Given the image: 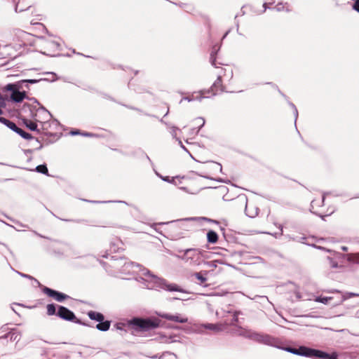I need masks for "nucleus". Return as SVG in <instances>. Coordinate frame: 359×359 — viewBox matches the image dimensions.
<instances>
[{
	"label": "nucleus",
	"instance_id": "obj_1",
	"mask_svg": "<svg viewBox=\"0 0 359 359\" xmlns=\"http://www.w3.org/2000/svg\"><path fill=\"white\" fill-rule=\"evenodd\" d=\"M298 355L318 359H337V354L335 353L329 354L322 351L310 348L306 346L298 348Z\"/></svg>",
	"mask_w": 359,
	"mask_h": 359
},
{
	"label": "nucleus",
	"instance_id": "obj_2",
	"mask_svg": "<svg viewBox=\"0 0 359 359\" xmlns=\"http://www.w3.org/2000/svg\"><path fill=\"white\" fill-rule=\"evenodd\" d=\"M210 60L212 65H213L215 67V74L217 76V78L228 80L232 78L233 70L231 66H229V65H224L223 66H217L214 50H212L211 53Z\"/></svg>",
	"mask_w": 359,
	"mask_h": 359
},
{
	"label": "nucleus",
	"instance_id": "obj_3",
	"mask_svg": "<svg viewBox=\"0 0 359 359\" xmlns=\"http://www.w3.org/2000/svg\"><path fill=\"white\" fill-rule=\"evenodd\" d=\"M130 324L142 331H147L157 327L159 323L158 320L150 319L134 318L130 321Z\"/></svg>",
	"mask_w": 359,
	"mask_h": 359
},
{
	"label": "nucleus",
	"instance_id": "obj_4",
	"mask_svg": "<svg viewBox=\"0 0 359 359\" xmlns=\"http://www.w3.org/2000/svg\"><path fill=\"white\" fill-rule=\"evenodd\" d=\"M31 113V117L36 123H45L48 120L49 114L44 108H32L28 107Z\"/></svg>",
	"mask_w": 359,
	"mask_h": 359
},
{
	"label": "nucleus",
	"instance_id": "obj_5",
	"mask_svg": "<svg viewBox=\"0 0 359 359\" xmlns=\"http://www.w3.org/2000/svg\"><path fill=\"white\" fill-rule=\"evenodd\" d=\"M224 79L217 78L216 81L212 83L210 90L208 92H201V95L203 97H210L217 95L218 93H222L224 90V86L223 85Z\"/></svg>",
	"mask_w": 359,
	"mask_h": 359
},
{
	"label": "nucleus",
	"instance_id": "obj_6",
	"mask_svg": "<svg viewBox=\"0 0 359 359\" xmlns=\"http://www.w3.org/2000/svg\"><path fill=\"white\" fill-rule=\"evenodd\" d=\"M240 312L235 311L233 312V318L231 321L229 323H219L215 324H208L206 327H208L210 330H212L216 332H222L225 331L227 329V327L229 325H234L238 322V314H239Z\"/></svg>",
	"mask_w": 359,
	"mask_h": 359
},
{
	"label": "nucleus",
	"instance_id": "obj_7",
	"mask_svg": "<svg viewBox=\"0 0 359 359\" xmlns=\"http://www.w3.org/2000/svg\"><path fill=\"white\" fill-rule=\"evenodd\" d=\"M42 291L48 297L58 302H63L65 300L69 298L67 294L60 292L57 290H54V289H50L45 286L42 287Z\"/></svg>",
	"mask_w": 359,
	"mask_h": 359
},
{
	"label": "nucleus",
	"instance_id": "obj_8",
	"mask_svg": "<svg viewBox=\"0 0 359 359\" xmlns=\"http://www.w3.org/2000/svg\"><path fill=\"white\" fill-rule=\"evenodd\" d=\"M57 316L67 321H74L76 319L74 312L64 306H58Z\"/></svg>",
	"mask_w": 359,
	"mask_h": 359
},
{
	"label": "nucleus",
	"instance_id": "obj_9",
	"mask_svg": "<svg viewBox=\"0 0 359 359\" xmlns=\"http://www.w3.org/2000/svg\"><path fill=\"white\" fill-rule=\"evenodd\" d=\"M200 257V252L196 249H187L184 252L182 259L187 262H195Z\"/></svg>",
	"mask_w": 359,
	"mask_h": 359
},
{
	"label": "nucleus",
	"instance_id": "obj_10",
	"mask_svg": "<svg viewBox=\"0 0 359 359\" xmlns=\"http://www.w3.org/2000/svg\"><path fill=\"white\" fill-rule=\"evenodd\" d=\"M29 10L32 13H36L37 12V9L31 4H27L25 0L18 1L16 2L15 11L23 12Z\"/></svg>",
	"mask_w": 359,
	"mask_h": 359
},
{
	"label": "nucleus",
	"instance_id": "obj_11",
	"mask_svg": "<svg viewBox=\"0 0 359 359\" xmlns=\"http://www.w3.org/2000/svg\"><path fill=\"white\" fill-rule=\"evenodd\" d=\"M163 318L167 320L173 321V322H179L180 323H185L187 322V318L180 317L179 316H175L172 314H163L162 316Z\"/></svg>",
	"mask_w": 359,
	"mask_h": 359
},
{
	"label": "nucleus",
	"instance_id": "obj_12",
	"mask_svg": "<svg viewBox=\"0 0 359 359\" xmlns=\"http://www.w3.org/2000/svg\"><path fill=\"white\" fill-rule=\"evenodd\" d=\"M23 123L29 128L31 131H37V122L34 120H31L27 118H22Z\"/></svg>",
	"mask_w": 359,
	"mask_h": 359
},
{
	"label": "nucleus",
	"instance_id": "obj_13",
	"mask_svg": "<svg viewBox=\"0 0 359 359\" xmlns=\"http://www.w3.org/2000/svg\"><path fill=\"white\" fill-rule=\"evenodd\" d=\"M26 97V93L25 92H20L18 90H17L16 91H14L12 94H11V99L16 102H22L25 97Z\"/></svg>",
	"mask_w": 359,
	"mask_h": 359
},
{
	"label": "nucleus",
	"instance_id": "obj_14",
	"mask_svg": "<svg viewBox=\"0 0 359 359\" xmlns=\"http://www.w3.org/2000/svg\"><path fill=\"white\" fill-rule=\"evenodd\" d=\"M88 316L91 320L97 322H102L104 320V316L102 313L94 311H89Z\"/></svg>",
	"mask_w": 359,
	"mask_h": 359
},
{
	"label": "nucleus",
	"instance_id": "obj_15",
	"mask_svg": "<svg viewBox=\"0 0 359 359\" xmlns=\"http://www.w3.org/2000/svg\"><path fill=\"white\" fill-rule=\"evenodd\" d=\"M207 238L209 243H215L218 241V235L215 231L210 230L207 233Z\"/></svg>",
	"mask_w": 359,
	"mask_h": 359
},
{
	"label": "nucleus",
	"instance_id": "obj_16",
	"mask_svg": "<svg viewBox=\"0 0 359 359\" xmlns=\"http://www.w3.org/2000/svg\"><path fill=\"white\" fill-rule=\"evenodd\" d=\"M346 259L348 262L359 264V252L348 254Z\"/></svg>",
	"mask_w": 359,
	"mask_h": 359
},
{
	"label": "nucleus",
	"instance_id": "obj_17",
	"mask_svg": "<svg viewBox=\"0 0 359 359\" xmlns=\"http://www.w3.org/2000/svg\"><path fill=\"white\" fill-rule=\"evenodd\" d=\"M111 323L109 321H102L96 325V328L100 331H107L110 327Z\"/></svg>",
	"mask_w": 359,
	"mask_h": 359
},
{
	"label": "nucleus",
	"instance_id": "obj_18",
	"mask_svg": "<svg viewBox=\"0 0 359 359\" xmlns=\"http://www.w3.org/2000/svg\"><path fill=\"white\" fill-rule=\"evenodd\" d=\"M0 122L3 124H5L6 126H8L11 130L15 131L17 126L16 125L11 121L10 120L4 118V117H0Z\"/></svg>",
	"mask_w": 359,
	"mask_h": 359
},
{
	"label": "nucleus",
	"instance_id": "obj_19",
	"mask_svg": "<svg viewBox=\"0 0 359 359\" xmlns=\"http://www.w3.org/2000/svg\"><path fill=\"white\" fill-rule=\"evenodd\" d=\"M17 133H18L21 137L25 138V140H31L32 138V136L31 134L25 132L23 129H21L20 128H16L14 130Z\"/></svg>",
	"mask_w": 359,
	"mask_h": 359
},
{
	"label": "nucleus",
	"instance_id": "obj_20",
	"mask_svg": "<svg viewBox=\"0 0 359 359\" xmlns=\"http://www.w3.org/2000/svg\"><path fill=\"white\" fill-rule=\"evenodd\" d=\"M237 200L240 201L242 203L243 206L245 207L246 214L249 217H252L253 215H250L249 213V208H248V205H247V198H246V197H245L244 196H240L237 197Z\"/></svg>",
	"mask_w": 359,
	"mask_h": 359
},
{
	"label": "nucleus",
	"instance_id": "obj_21",
	"mask_svg": "<svg viewBox=\"0 0 359 359\" xmlns=\"http://www.w3.org/2000/svg\"><path fill=\"white\" fill-rule=\"evenodd\" d=\"M46 313L48 316L57 315L56 306L54 304H50L46 306Z\"/></svg>",
	"mask_w": 359,
	"mask_h": 359
},
{
	"label": "nucleus",
	"instance_id": "obj_22",
	"mask_svg": "<svg viewBox=\"0 0 359 359\" xmlns=\"http://www.w3.org/2000/svg\"><path fill=\"white\" fill-rule=\"evenodd\" d=\"M332 300V297H318L315 301L317 302H320L324 304H330V301Z\"/></svg>",
	"mask_w": 359,
	"mask_h": 359
},
{
	"label": "nucleus",
	"instance_id": "obj_23",
	"mask_svg": "<svg viewBox=\"0 0 359 359\" xmlns=\"http://www.w3.org/2000/svg\"><path fill=\"white\" fill-rule=\"evenodd\" d=\"M36 171L38 172L48 175V170L45 164L38 165L36 167Z\"/></svg>",
	"mask_w": 359,
	"mask_h": 359
},
{
	"label": "nucleus",
	"instance_id": "obj_24",
	"mask_svg": "<svg viewBox=\"0 0 359 359\" xmlns=\"http://www.w3.org/2000/svg\"><path fill=\"white\" fill-rule=\"evenodd\" d=\"M194 276L201 284L204 283L207 280V278L200 273H196Z\"/></svg>",
	"mask_w": 359,
	"mask_h": 359
},
{
	"label": "nucleus",
	"instance_id": "obj_25",
	"mask_svg": "<svg viewBox=\"0 0 359 359\" xmlns=\"http://www.w3.org/2000/svg\"><path fill=\"white\" fill-rule=\"evenodd\" d=\"M324 201H325V196H322L321 198H315L311 202V205H312V207H313L314 205H319L320 203H324Z\"/></svg>",
	"mask_w": 359,
	"mask_h": 359
},
{
	"label": "nucleus",
	"instance_id": "obj_26",
	"mask_svg": "<svg viewBox=\"0 0 359 359\" xmlns=\"http://www.w3.org/2000/svg\"><path fill=\"white\" fill-rule=\"evenodd\" d=\"M7 90H9V91H11L12 93L14 92V91H16L18 89V87L14 83H9L8 84L6 88H5Z\"/></svg>",
	"mask_w": 359,
	"mask_h": 359
},
{
	"label": "nucleus",
	"instance_id": "obj_27",
	"mask_svg": "<svg viewBox=\"0 0 359 359\" xmlns=\"http://www.w3.org/2000/svg\"><path fill=\"white\" fill-rule=\"evenodd\" d=\"M168 291H181V289L177 285H168L166 286Z\"/></svg>",
	"mask_w": 359,
	"mask_h": 359
},
{
	"label": "nucleus",
	"instance_id": "obj_28",
	"mask_svg": "<svg viewBox=\"0 0 359 359\" xmlns=\"http://www.w3.org/2000/svg\"><path fill=\"white\" fill-rule=\"evenodd\" d=\"M6 105L5 100L1 97L0 94V114H2L1 108H4Z\"/></svg>",
	"mask_w": 359,
	"mask_h": 359
},
{
	"label": "nucleus",
	"instance_id": "obj_29",
	"mask_svg": "<svg viewBox=\"0 0 359 359\" xmlns=\"http://www.w3.org/2000/svg\"><path fill=\"white\" fill-rule=\"evenodd\" d=\"M352 8L355 11L359 13V0H355V3H353V6H352Z\"/></svg>",
	"mask_w": 359,
	"mask_h": 359
},
{
	"label": "nucleus",
	"instance_id": "obj_30",
	"mask_svg": "<svg viewBox=\"0 0 359 359\" xmlns=\"http://www.w3.org/2000/svg\"><path fill=\"white\" fill-rule=\"evenodd\" d=\"M288 351L293 353V354H297L298 355V348H289Z\"/></svg>",
	"mask_w": 359,
	"mask_h": 359
},
{
	"label": "nucleus",
	"instance_id": "obj_31",
	"mask_svg": "<svg viewBox=\"0 0 359 359\" xmlns=\"http://www.w3.org/2000/svg\"><path fill=\"white\" fill-rule=\"evenodd\" d=\"M343 250H344V251H346V250H347V248H346V247H343Z\"/></svg>",
	"mask_w": 359,
	"mask_h": 359
},
{
	"label": "nucleus",
	"instance_id": "obj_32",
	"mask_svg": "<svg viewBox=\"0 0 359 359\" xmlns=\"http://www.w3.org/2000/svg\"><path fill=\"white\" fill-rule=\"evenodd\" d=\"M29 82L34 83V82H35V81L31 80V81H29Z\"/></svg>",
	"mask_w": 359,
	"mask_h": 359
},
{
	"label": "nucleus",
	"instance_id": "obj_33",
	"mask_svg": "<svg viewBox=\"0 0 359 359\" xmlns=\"http://www.w3.org/2000/svg\"><path fill=\"white\" fill-rule=\"evenodd\" d=\"M36 16L40 17V16H41V14H36Z\"/></svg>",
	"mask_w": 359,
	"mask_h": 359
}]
</instances>
